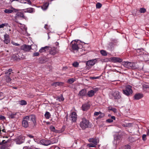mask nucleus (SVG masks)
<instances>
[{
  "instance_id": "22",
  "label": "nucleus",
  "mask_w": 149,
  "mask_h": 149,
  "mask_svg": "<svg viewBox=\"0 0 149 149\" xmlns=\"http://www.w3.org/2000/svg\"><path fill=\"white\" fill-rule=\"evenodd\" d=\"M108 116L109 117H110L111 118L107 119L106 120L107 122L111 123L113 122V120H115L116 118L114 116H111L110 114H109Z\"/></svg>"
},
{
  "instance_id": "12",
  "label": "nucleus",
  "mask_w": 149,
  "mask_h": 149,
  "mask_svg": "<svg viewBox=\"0 0 149 149\" xmlns=\"http://www.w3.org/2000/svg\"><path fill=\"white\" fill-rule=\"evenodd\" d=\"M25 137L23 136H19L17 139L16 142L17 144H20L23 143L25 140Z\"/></svg>"
},
{
  "instance_id": "3",
  "label": "nucleus",
  "mask_w": 149,
  "mask_h": 149,
  "mask_svg": "<svg viewBox=\"0 0 149 149\" xmlns=\"http://www.w3.org/2000/svg\"><path fill=\"white\" fill-rule=\"evenodd\" d=\"M123 65L125 68L130 69H136L138 68L133 62H125L123 63Z\"/></svg>"
},
{
  "instance_id": "21",
  "label": "nucleus",
  "mask_w": 149,
  "mask_h": 149,
  "mask_svg": "<svg viewBox=\"0 0 149 149\" xmlns=\"http://www.w3.org/2000/svg\"><path fill=\"white\" fill-rule=\"evenodd\" d=\"M18 113H17L15 112L9 114V118H18V115H17V114Z\"/></svg>"
},
{
  "instance_id": "6",
  "label": "nucleus",
  "mask_w": 149,
  "mask_h": 149,
  "mask_svg": "<svg viewBox=\"0 0 149 149\" xmlns=\"http://www.w3.org/2000/svg\"><path fill=\"white\" fill-rule=\"evenodd\" d=\"M49 54L53 55H54L58 52L59 50L57 47H50V48L49 49Z\"/></svg>"
},
{
  "instance_id": "1",
  "label": "nucleus",
  "mask_w": 149,
  "mask_h": 149,
  "mask_svg": "<svg viewBox=\"0 0 149 149\" xmlns=\"http://www.w3.org/2000/svg\"><path fill=\"white\" fill-rule=\"evenodd\" d=\"M37 125L36 116L34 115L23 117L22 120V126L25 128L29 127L33 129L36 127Z\"/></svg>"
},
{
  "instance_id": "32",
  "label": "nucleus",
  "mask_w": 149,
  "mask_h": 149,
  "mask_svg": "<svg viewBox=\"0 0 149 149\" xmlns=\"http://www.w3.org/2000/svg\"><path fill=\"white\" fill-rule=\"evenodd\" d=\"M50 129L51 130L54 132H57V131L55 129V127L52 126L51 125L50 126Z\"/></svg>"
},
{
  "instance_id": "59",
  "label": "nucleus",
  "mask_w": 149,
  "mask_h": 149,
  "mask_svg": "<svg viewBox=\"0 0 149 149\" xmlns=\"http://www.w3.org/2000/svg\"><path fill=\"white\" fill-rule=\"evenodd\" d=\"M26 1L28 2V3H29V4H31V2L30 0H26Z\"/></svg>"
},
{
  "instance_id": "34",
  "label": "nucleus",
  "mask_w": 149,
  "mask_h": 149,
  "mask_svg": "<svg viewBox=\"0 0 149 149\" xmlns=\"http://www.w3.org/2000/svg\"><path fill=\"white\" fill-rule=\"evenodd\" d=\"M100 53L102 56H106L107 55L106 52L103 50H102L100 51Z\"/></svg>"
},
{
  "instance_id": "10",
  "label": "nucleus",
  "mask_w": 149,
  "mask_h": 149,
  "mask_svg": "<svg viewBox=\"0 0 149 149\" xmlns=\"http://www.w3.org/2000/svg\"><path fill=\"white\" fill-rule=\"evenodd\" d=\"M19 17H22L25 19H27V17L24 15L23 13L20 12H17L15 16V22L17 23H19L18 21L17 20V18H18Z\"/></svg>"
},
{
  "instance_id": "37",
  "label": "nucleus",
  "mask_w": 149,
  "mask_h": 149,
  "mask_svg": "<svg viewBox=\"0 0 149 149\" xmlns=\"http://www.w3.org/2000/svg\"><path fill=\"white\" fill-rule=\"evenodd\" d=\"M139 12L141 13H144L146 12V9L143 8H141L139 9Z\"/></svg>"
},
{
  "instance_id": "2",
  "label": "nucleus",
  "mask_w": 149,
  "mask_h": 149,
  "mask_svg": "<svg viewBox=\"0 0 149 149\" xmlns=\"http://www.w3.org/2000/svg\"><path fill=\"white\" fill-rule=\"evenodd\" d=\"M89 123V121L88 120L85 118H83L82 121L80 123V126L82 129L84 130L87 128L91 127Z\"/></svg>"
},
{
  "instance_id": "16",
  "label": "nucleus",
  "mask_w": 149,
  "mask_h": 149,
  "mask_svg": "<svg viewBox=\"0 0 149 149\" xmlns=\"http://www.w3.org/2000/svg\"><path fill=\"white\" fill-rule=\"evenodd\" d=\"M113 95L114 98L115 99H119L121 97L120 93L118 91L115 92L113 93Z\"/></svg>"
},
{
  "instance_id": "15",
  "label": "nucleus",
  "mask_w": 149,
  "mask_h": 149,
  "mask_svg": "<svg viewBox=\"0 0 149 149\" xmlns=\"http://www.w3.org/2000/svg\"><path fill=\"white\" fill-rule=\"evenodd\" d=\"M111 61L114 63L119 62L120 63L122 62V59L119 58L113 57L110 58Z\"/></svg>"
},
{
  "instance_id": "56",
  "label": "nucleus",
  "mask_w": 149,
  "mask_h": 149,
  "mask_svg": "<svg viewBox=\"0 0 149 149\" xmlns=\"http://www.w3.org/2000/svg\"><path fill=\"white\" fill-rule=\"evenodd\" d=\"M132 125V124L131 123H128L127 124L126 127H130Z\"/></svg>"
},
{
  "instance_id": "14",
  "label": "nucleus",
  "mask_w": 149,
  "mask_h": 149,
  "mask_svg": "<svg viewBox=\"0 0 149 149\" xmlns=\"http://www.w3.org/2000/svg\"><path fill=\"white\" fill-rule=\"evenodd\" d=\"M18 11L17 10L12 7L10 9H6L4 10V12L7 14L11 13L13 12L16 13Z\"/></svg>"
},
{
  "instance_id": "50",
  "label": "nucleus",
  "mask_w": 149,
  "mask_h": 149,
  "mask_svg": "<svg viewBox=\"0 0 149 149\" xmlns=\"http://www.w3.org/2000/svg\"><path fill=\"white\" fill-rule=\"evenodd\" d=\"M39 52H36L33 53V56H39Z\"/></svg>"
},
{
  "instance_id": "41",
  "label": "nucleus",
  "mask_w": 149,
  "mask_h": 149,
  "mask_svg": "<svg viewBox=\"0 0 149 149\" xmlns=\"http://www.w3.org/2000/svg\"><path fill=\"white\" fill-rule=\"evenodd\" d=\"M109 109L110 110L113 111L114 113H116L117 112V110L116 109L114 108H112L111 107H109Z\"/></svg>"
},
{
  "instance_id": "40",
  "label": "nucleus",
  "mask_w": 149,
  "mask_h": 149,
  "mask_svg": "<svg viewBox=\"0 0 149 149\" xmlns=\"http://www.w3.org/2000/svg\"><path fill=\"white\" fill-rule=\"evenodd\" d=\"M8 25V24L6 23L2 24H0V28H3L5 26H7Z\"/></svg>"
},
{
  "instance_id": "48",
  "label": "nucleus",
  "mask_w": 149,
  "mask_h": 149,
  "mask_svg": "<svg viewBox=\"0 0 149 149\" xmlns=\"http://www.w3.org/2000/svg\"><path fill=\"white\" fill-rule=\"evenodd\" d=\"M100 113H101V112L99 111V112H95L94 113V115L95 116H97L99 114H100Z\"/></svg>"
},
{
  "instance_id": "44",
  "label": "nucleus",
  "mask_w": 149,
  "mask_h": 149,
  "mask_svg": "<svg viewBox=\"0 0 149 149\" xmlns=\"http://www.w3.org/2000/svg\"><path fill=\"white\" fill-rule=\"evenodd\" d=\"M79 65V63L77 62H74L72 63L73 66L75 67H78Z\"/></svg>"
},
{
  "instance_id": "8",
  "label": "nucleus",
  "mask_w": 149,
  "mask_h": 149,
  "mask_svg": "<svg viewBox=\"0 0 149 149\" xmlns=\"http://www.w3.org/2000/svg\"><path fill=\"white\" fill-rule=\"evenodd\" d=\"M98 59L97 58L89 60L86 62V65L88 66H93L97 62Z\"/></svg>"
},
{
  "instance_id": "4",
  "label": "nucleus",
  "mask_w": 149,
  "mask_h": 149,
  "mask_svg": "<svg viewBox=\"0 0 149 149\" xmlns=\"http://www.w3.org/2000/svg\"><path fill=\"white\" fill-rule=\"evenodd\" d=\"M12 71V69H9L5 72V74H6V81L8 82H10L11 80V77L13 74V72L11 73Z\"/></svg>"
},
{
  "instance_id": "23",
  "label": "nucleus",
  "mask_w": 149,
  "mask_h": 149,
  "mask_svg": "<svg viewBox=\"0 0 149 149\" xmlns=\"http://www.w3.org/2000/svg\"><path fill=\"white\" fill-rule=\"evenodd\" d=\"M90 108V105L88 104H84L82 105V109L84 111L87 110Z\"/></svg>"
},
{
  "instance_id": "30",
  "label": "nucleus",
  "mask_w": 149,
  "mask_h": 149,
  "mask_svg": "<svg viewBox=\"0 0 149 149\" xmlns=\"http://www.w3.org/2000/svg\"><path fill=\"white\" fill-rule=\"evenodd\" d=\"M64 99V98L63 97V95H61L60 96L58 97H57V100H59V101H63Z\"/></svg>"
},
{
  "instance_id": "19",
  "label": "nucleus",
  "mask_w": 149,
  "mask_h": 149,
  "mask_svg": "<svg viewBox=\"0 0 149 149\" xmlns=\"http://www.w3.org/2000/svg\"><path fill=\"white\" fill-rule=\"evenodd\" d=\"M143 97V95L140 93H138L135 94L134 96V99L135 100H139Z\"/></svg>"
},
{
  "instance_id": "27",
  "label": "nucleus",
  "mask_w": 149,
  "mask_h": 149,
  "mask_svg": "<svg viewBox=\"0 0 149 149\" xmlns=\"http://www.w3.org/2000/svg\"><path fill=\"white\" fill-rule=\"evenodd\" d=\"M34 10V8H30L26 9V10L24 11V12L31 13L33 12Z\"/></svg>"
},
{
  "instance_id": "17",
  "label": "nucleus",
  "mask_w": 149,
  "mask_h": 149,
  "mask_svg": "<svg viewBox=\"0 0 149 149\" xmlns=\"http://www.w3.org/2000/svg\"><path fill=\"white\" fill-rule=\"evenodd\" d=\"M88 141L89 142L92 143L96 146L99 142L98 140L96 138H91L89 139Z\"/></svg>"
},
{
  "instance_id": "18",
  "label": "nucleus",
  "mask_w": 149,
  "mask_h": 149,
  "mask_svg": "<svg viewBox=\"0 0 149 149\" xmlns=\"http://www.w3.org/2000/svg\"><path fill=\"white\" fill-rule=\"evenodd\" d=\"M4 42L6 44H8L10 42V40L9 38V36L7 34H5L4 36Z\"/></svg>"
},
{
  "instance_id": "11",
  "label": "nucleus",
  "mask_w": 149,
  "mask_h": 149,
  "mask_svg": "<svg viewBox=\"0 0 149 149\" xmlns=\"http://www.w3.org/2000/svg\"><path fill=\"white\" fill-rule=\"evenodd\" d=\"M70 120L72 122H75L77 118V115L76 112H72L70 116Z\"/></svg>"
},
{
  "instance_id": "9",
  "label": "nucleus",
  "mask_w": 149,
  "mask_h": 149,
  "mask_svg": "<svg viewBox=\"0 0 149 149\" xmlns=\"http://www.w3.org/2000/svg\"><path fill=\"white\" fill-rule=\"evenodd\" d=\"M55 142L51 141L50 140H46L45 139H42L40 141V143L43 145L47 146L51 144H53Z\"/></svg>"
},
{
  "instance_id": "64",
  "label": "nucleus",
  "mask_w": 149,
  "mask_h": 149,
  "mask_svg": "<svg viewBox=\"0 0 149 149\" xmlns=\"http://www.w3.org/2000/svg\"><path fill=\"white\" fill-rule=\"evenodd\" d=\"M147 135H149V130H148V131L147 132Z\"/></svg>"
},
{
  "instance_id": "57",
  "label": "nucleus",
  "mask_w": 149,
  "mask_h": 149,
  "mask_svg": "<svg viewBox=\"0 0 149 149\" xmlns=\"http://www.w3.org/2000/svg\"><path fill=\"white\" fill-rule=\"evenodd\" d=\"M28 136L31 138H33L34 137L33 136L30 134L28 135Z\"/></svg>"
},
{
  "instance_id": "55",
  "label": "nucleus",
  "mask_w": 149,
  "mask_h": 149,
  "mask_svg": "<svg viewBox=\"0 0 149 149\" xmlns=\"http://www.w3.org/2000/svg\"><path fill=\"white\" fill-rule=\"evenodd\" d=\"M51 141H53V142H55L54 143H56L57 142V141L56 139H53L52 140H50Z\"/></svg>"
},
{
  "instance_id": "61",
  "label": "nucleus",
  "mask_w": 149,
  "mask_h": 149,
  "mask_svg": "<svg viewBox=\"0 0 149 149\" xmlns=\"http://www.w3.org/2000/svg\"><path fill=\"white\" fill-rule=\"evenodd\" d=\"M55 44L56 45L58 46L59 45V43L57 42H56L55 43Z\"/></svg>"
},
{
  "instance_id": "29",
  "label": "nucleus",
  "mask_w": 149,
  "mask_h": 149,
  "mask_svg": "<svg viewBox=\"0 0 149 149\" xmlns=\"http://www.w3.org/2000/svg\"><path fill=\"white\" fill-rule=\"evenodd\" d=\"M19 103L22 105H26L27 104L26 102V101L24 100H21V101H19Z\"/></svg>"
},
{
  "instance_id": "7",
  "label": "nucleus",
  "mask_w": 149,
  "mask_h": 149,
  "mask_svg": "<svg viewBox=\"0 0 149 149\" xmlns=\"http://www.w3.org/2000/svg\"><path fill=\"white\" fill-rule=\"evenodd\" d=\"M71 47L73 50L78 51L79 49L78 44L76 40L73 41L70 43Z\"/></svg>"
},
{
  "instance_id": "38",
  "label": "nucleus",
  "mask_w": 149,
  "mask_h": 149,
  "mask_svg": "<svg viewBox=\"0 0 149 149\" xmlns=\"http://www.w3.org/2000/svg\"><path fill=\"white\" fill-rule=\"evenodd\" d=\"M122 148L123 149H130L131 148V147L129 145H125L122 147Z\"/></svg>"
},
{
  "instance_id": "20",
  "label": "nucleus",
  "mask_w": 149,
  "mask_h": 149,
  "mask_svg": "<svg viewBox=\"0 0 149 149\" xmlns=\"http://www.w3.org/2000/svg\"><path fill=\"white\" fill-rule=\"evenodd\" d=\"M86 90L85 89H83L79 91L78 95L81 96H85L86 95Z\"/></svg>"
},
{
  "instance_id": "36",
  "label": "nucleus",
  "mask_w": 149,
  "mask_h": 149,
  "mask_svg": "<svg viewBox=\"0 0 149 149\" xmlns=\"http://www.w3.org/2000/svg\"><path fill=\"white\" fill-rule=\"evenodd\" d=\"M8 142V140L6 141L5 140H3L2 141H1V140L0 139V145H2L7 143Z\"/></svg>"
},
{
  "instance_id": "62",
  "label": "nucleus",
  "mask_w": 149,
  "mask_h": 149,
  "mask_svg": "<svg viewBox=\"0 0 149 149\" xmlns=\"http://www.w3.org/2000/svg\"><path fill=\"white\" fill-rule=\"evenodd\" d=\"M20 0H10V1H11V2H12L14 1H19Z\"/></svg>"
},
{
  "instance_id": "58",
  "label": "nucleus",
  "mask_w": 149,
  "mask_h": 149,
  "mask_svg": "<svg viewBox=\"0 0 149 149\" xmlns=\"http://www.w3.org/2000/svg\"><path fill=\"white\" fill-rule=\"evenodd\" d=\"M3 128H4V127L3 126V125H2V127L0 126V134H1V132L2 129H3Z\"/></svg>"
},
{
  "instance_id": "54",
  "label": "nucleus",
  "mask_w": 149,
  "mask_h": 149,
  "mask_svg": "<svg viewBox=\"0 0 149 149\" xmlns=\"http://www.w3.org/2000/svg\"><path fill=\"white\" fill-rule=\"evenodd\" d=\"M99 88H95L93 89V91L95 92V93L98 91Z\"/></svg>"
},
{
  "instance_id": "52",
  "label": "nucleus",
  "mask_w": 149,
  "mask_h": 149,
  "mask_svg": "<svg viewBox=\"0 0 149 149\" xmlns=\"http://www.w3.org/2000/svg\"><path fill=\"white\" fill-rule=\"evenodd\" d=\"M146 135H146L145 134H144L143 135L142 139H143V140H145L146 139Z\"/></svg>"
},
{
  "instance_id": "28",
  "label": "nucleus",
  "mask_w": 149,
  "mask_h": 149,
  "mask_svg": "<svg viewBox=\"0 0 149 149\" xmlns=\"http://www.w3.org/2000/svg\"><path fill=\"white\" fill-rule=\"evenodd\" d=\"M45 116L46 118L48 119L51 116V115L49 112H46L45 114Z\"/></svg>"
},
{
  "instance_id": "49",
  "label": "nucleus",
  "mask_w": 149,
  "mask_h": 149,
  "mask_svg": "<svg viewBox=\"0 0 149 149\" xmlns=\"http://www.w3.org/2000/svg\"><path fill=\"white\" fill-rule=\"evenodd\" d=\"M11 43L12 44H13V45H15L16 46H18L19 45V44H18L17 43H16L13 41H11Z\"/></svg>"
},
{
  "instance_id": "5",
  "label": "nucleus",
  "mask_w": 149,
  "mask_h": 149,
  "mask_svg": "<svg viewBox=\"0 0 149 149\" xmlns=\"http://www.w3.org/2000/svg\"><path fill=\"white\" fill-rule=\"evenodd\" d=\"M131 88V86H127L125 89L123 90V93L127 96H129L130 95H131L133 93Z\"/></svg>"
},
{
  "instance_id": "13",
  "label": "nucleus",
  "mask_w": 149,
  "mask_h": 149,
  "mask_svg": "<svg viewBox=\"0 0 149 149\" xmlns=\"http://www.w3.org/2000/svg\"><path fill=\"white\" fill-rule=\"evenodd\" d=\"M31 48V46L27 45H24L21 47V49L25 51H29Z\"/></svg>"
},
{
  "instance_id": "31",
  "label": "nucleus",
  "mask_w": 149,
  "mask_h": 149,
  "mask_svg": "<svg viewBox=\"0 0 149 149\" xmlns=\"http://www.w3.org/2000/svg\"><path fill=\"white\" fill-rule=\"evenodd\" d=\"M1 149H9L6 143L2 145L1 147Z\"/></svg>"
},
{
  "instance_id": "46",
  "label": "nucleus",
  "mask_w": 149,
  "mask_h": 149,
  "mask_svg": "<svg viewBox=\"0 0 149 149\" xmlns=\"http://www.w3.org/2000/svg\"><path fill=\"white\" fill-rule=\"evenodd\" d=\"M128 139L131 142L133 141L134 140V138L132 136L129 137Z\"/></svg>"
},
{
  "instance_id": "47",
  "label": "nucleus",
  "mask_w": 149,
  "mask_h": 149,
  "mask_svg": "<svg viewBox=\"0 0 149 149\" xmlns=\"http://www.w3.org/2000/svg\"><path fill=\"white\" fill-rule=\"evenodd\" d=\"M143 89L148 88H149V85L146 84H143Z\"/></svg>"
},
{
  "instance_id": "24",
  "label": "nucleus",
  "mask_w": 149,
  "mask_h": 149,
  "mask_svg": "<svg viewBox=\"0 0 149 149\" xmlns=\"http://www.w3.org/2000/svg\"><path fill=\"white\" fill-rule=\"evenodd\" d=\"M50 48L49 46H46L44 47H42L39 50V52L40 53L45 52L46 50H48Z\"/></svg>"
},
{
  "instance_id": "45",
  "label": "nucleus",
  "mask_w": 149,
  "mask_h": 149,
  "mask_svg": "<svg viewBox=\"0 0 149 149\" xmlns=\"http://www.w3.org/2000/svg\"><path fill=\"white\" fill-rule=\"evenodd\" d=\"M60 83H60V82H56L54 83H53V84H52V85L53 86H55V87H56V86H58L60 85Z\"/></svg>"
},
{
  "instance_id": "43",
  "label": "nucleus",
  "mask_w": 149,
  "mask_h": 149,
  "mask_svg": "<svg viewBox=\"0 0 149 149\" xmlns=\"http://www.w3.org/2000/svg\"><path fill=\"white\" fill-rule=\"evenodd\" d=\"M102 5L100 3H97L96 4V7L97 8H100L102 7Z\"/></svg>"
},
{
  "instance_id": "63",
  "label": "nucleus",
  "mask_w": 149,
  "mask_h": 149,
  "mask_svg": "<svg viewBox=\"0 0 149 149\" xmlns=\"http://www.w3.org/2000/svg\"><path fill=\"white\" fill-rule=\"evenodd\" d=\"M47 24H45V26L44 27L45 29H47Z\"/></svg>"
},
{
  "instance_id": "42",
  "label": "nucleus",
  "mask_w": 149,
  "mask_h": 149,
  "mask_svg": "<svg viewBox=\"0 0 149 149\" xmlns=\"http://www.w3.org/2000/svg\"><path fill=\"white\" fill-rule=\"evenodd\" d=\"M87 145L89 147H95L96 146V145L92 143L88 144Z\"/></svg>"
},
{
  "instance_id": "25",
  "label": "nucleus",
  "mask_w": 149,
  "mask_h": 149,
  "mask_svg": "<svg viewBox=\"0 0 149 149\" xmlns=\"http://www.w3.org/2000/svg\"><path fill=\"white\" fill-rule=\"evenodd\" d=\"M49 5L48 3H46L43 4V5L41 6V8L43 10H46L48 8Z\"/></svg>"
},
{
  "instance_id": "39",
  "label": "nucleus",
  "mask_w": 149,
  "mask_h": 149,
  "mask_svg": "<svg viewBox=\"0 0 149 149\" xmlns=\"http://www.w3.org/2000/svg\"><path fill=\"white\" fill-rule=\"evenodd\" d=\"M100 116L96 118L97 120L98 119L101 118L105 116L104 113H102L101 112V113H100Z\"/></svg>"
},
{
  "instance_id": "33",
  "label": "nucleus",
  "mask_w": 149,
  "mask_h": 149,
  "mask_svg": "<svg viewBox=\"0 0 149 149\" xmlns=\"http://www.w3.org/2000/svg\"><path fill=\"white\" fill-rule=\"evenodd\" d=\"M114 137L115 140L117 141L120 138V136L119 134L118 135H115L114 136Z\"/></svg>"
},
{
  "instance_id": "35",
  "label": "nucleus",
  "mask_w": 149,
  "mask_h": 149,
  "mask_svg": "<svg viewBox=\"0 0 149 149\" xmlns=\"http://www.w3.org/2000/svg\"><path fill=\"white\" fill-rule=\"evenodd\" d=\"M75 80V79L74 78H71L68 79V82L70 84H72L73 83Z\"/></svg>"
},
{
  "instance_id": "51",
  "label": "nucleus",
  "mask_w": 149,
  "mask_h": 149,
  "mask_svg": "<svg viewBox=\"0 0 149 149\" xmlns=\"http://www.w3.org/2000/svg\"><path fill=\"white\" fill-rule=\"evenodd\" d=\"M5 119V117L4 116L0 115V120H3Z\"/></svg>"
},
{
  "instance_id": "26",
  "label": "nucleus",
  "mask_w": 149,
  "mask_h": 149,
  "mask_svg": "<svg viewBox=\"0 0 149 149\" xmlns=\"http://www.w3.org/2000/svg\"><path fill=\"white\" fill-rule=\"evenodd\" d=\"M95 92L93 90H91L88 92V95L89 97H92L94 94Z\"/></svg>"
},
{
  "instance_id": "60",
  "label": "nucleus",
  "mask_w": 149,
  "mask_h": 149,
  "mask_svg": "<svg viewBox=\"0 0 149 149\" xmlns=\"http://www.w3.org/2000/svg\"><path fill=\"white\" fill-rule=\"evenodd\" d=\"M1 131L3 132H6V131L4 128H3V129H2V130H1Z\"/></svg>"
},
{
  "instance_id": "53",
  "label": "nucleus",
  "mask_w": 149,
  "mask_h": 149,
  "mask_svg": "<svg viewBox=\"0 0 149 149\" xmlns=\"http://www.w3.org/2000/svg\"><path fill=\"white\" fill-rule=\"evenodd\" d=\"M23 149H33L29 146H25L23 147Z\"/></svg>"
}]
</instances>
